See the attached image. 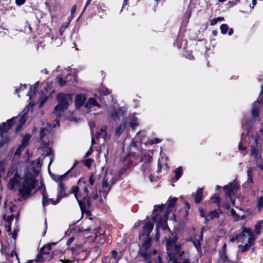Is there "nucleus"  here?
Returning a JSON list of instances; mask_svg holds the SVG:
<instances>
[{"instance_id":"obj_5","label":"nucleus","mask_w":263,"mask_h":263,"mask_svg":"<svg viewBox=\"0 0 263 263\" xmlns=\"http://www.w3.org/2000/svg\"><path fill=\"white\" fill-rule=\"evenodd\" d=\"M72 100V95L70 93H59L57 95L58 105L54 107L53 113L57 117H60L66 110Z\"/></svg>"},{"instance_id":"obj_11","label":"nucleus","mask_w":263,"mask_h":263,"mask_svg":"<svg viewBox=\"0 0 263 263\" xmlns=\"http://www.w3.org/2000/svg\"><path fill=\"white\" fill-rule=\"evenodd\" d=\"M82 214L86 213L87 216L91 215V212L89 210L91 205V199L88 198L84 201H78V202Z\"/></svg>"},{"instance_id":"obj_45","label":"nucleus","mask_w":263,"mask_h":263,"mask_svg":"<svg viewBox=\"0 0 263 263\" xmlns=\"http://www.w3.org/2000/svg\"><path fill=\"white\" fill-rule=\"evenodd\" d=\"M14 215L11 214V215L7 216L6 214L3 215V219L7 222H8L9 224H11L12 221L14 219Z\"/></svg>"},{"instance_id":"obj_18","label":"nucleus","mask_w":263,"mask_h":263,"mask_svg":"<svg viewBox=\"0 0 263 263\" xmlns=\"http://www.w3.org/2000/svg\"><path fill=\"white\" fill-rule=\"evenodd\" d=\"M256 238L252 239L251 238H248V243H246L244 246L239 245L238 248L241 253H243L248 251L252 246L254 245L255 241Z\"/></svg>"},{"instance_id":"obj_38","label":"nucleus","mask_w":263,"mask_h":263,"mask_svg":"<svg viewBox=\"0 0 263 263\" xmlns=\"http://www.w3.org/2000/svg\"><path fill=\"white\" fill-rule=\"evenodd\" d=\"M39 85V82L37 81L34 84V88H32V87L30 88V91L27 93V95L29 97L30 99H31L32 96L34 95L35 90L38 87Z\"/></svg>"},{"instance_id":"obj_13","label":"nucleus","mask_w":263,"mask_h":263,"mask_svg":"<svg viewBox=\"0 0 263 263\" xmlns=\"http://www.w3.org/2000/svg\"><path fill=\"white\" fill-rule=\"evenodd\" d=\"M82 248L79 246L71 248L68 250L71 251L72 254L74 256V260L79 262L80 260H83L86 258V253L82 251Z\"/></svg>"},{"instance_id":"obj_64","label":"nucleus","mask_w":263,"mask_h":263,"mask_svg":"<svg viewBox=\"0 0 263 263\" xmlns=\"http://www.w3.org/2000/svg\"><path fill=\"white\" fill-rule=\"evenodd\" d=\"M62 263H74V259L73 260H70L68 259L65 258L64 259H60Z\"/></svg>"},{"instance_id":"obj_33","label":"nucleus","mask_w":263,"mask_h":263,"mask_svg":"<svg viewBox=\"0 0 263 263\" xmlns=\"http://www.w3.org/2000/svg\"><path fill=\"white\" fill-rule=\"evenodd\" d=\"M30 138L31 135L29 134H26L22 139L21 145L23 146L24 148L25 147L28 145Z\"/></svg>"},{"instance_id":"obj_3","label":"nucleus","mask_w":263,"mask_h":263,"mask_svg":"<svg viewBox=\"0 0 263 263\" xmlns=\"http://www.w3.org/2000/svg\"><path fill=\"white\" fill-rule=\"evenodd\" d=\"M87 179L86 178H81L78 181V185H73L71 188L69 193L74 194L77 202L91 198V195H89L88 184H87Z\"/></svg>"},{"instance_id":"obj_54","label":"nucleus","mask_w":263,"mask_h":263,"mask_svg":"<svg viewBox=\"0 0 263 263\" xmlns=\"http://www.w3.org/2000/svg\"><path fill=\"white\" fill-rule=\"evenodd\" d=\"M48 99V97H42L40 98L39 107H42Z\"/></svg>"},{"instance_id":"obj_20","label":"nucleus","mask_w":263,"mask_h":263,"mask_svg":"<svg viewBox=\"0 0 263 263\" xmlns=\"http://www.w3.org/2000/svg\"><path fill=\"white\" fill-rule=\"evenodd\" d=\"M203 240V232H201L199 237L198 239H193L192 238H191V241H192L193 245L196 249V250L198 251V252H200L201 251V241Z\"/></svg>"},{"instance_id":"obj_22","label":"nucleus","mask_w":263,"mask_h":263,"mask_svg":"<svg viewBox=\"0 0 263 263\" xmlns=\"http://www.w3.org/2000/svg\"><path fill=\"white\" fill-rule=\"evenodd\" d=\"M203 198V189L199 188L197 190L195 196V202L196 204H199L201 202Z\"/></svg>"},{"instance_id":"obj_41","label":"nucleus","mask_w":263,"mask_h":263,"mask_svg":"<svg viewBox=\"0 0 263 263\" xmlns=\"http://www.w3.org/2000/svg\"><path fill=\"white\" fill-rule=\"evenodd\" d=\"M78 165V164H77ZM78 165H77L73 170H72L71 172L70 173L69 176L70 177H77L80 175L81 173L80 169L78 170V168L77 167Z\"/></svg>"},{"instance_id":"obj_43","label":"nucleus","mask_w":263,"mask_h":263,"mask_svg":"<svg viewBox=\"0 0 263 263\" xmlns=\"http://www.w3.org/2000/svg\"><path fill=\"white\" fill-rule=\"evenodd\" d=\"M211 199L213 203H216L217 204L220 203L221 200L218 194H215L211 198Z\"/></svg>"},{"instance_id":"obj_7","label":"nucleus","mask_w":263,"mask_h":263,"mask_svg":"<svg viewBox=\"0 0 263 263\" xmlns=\"http://www.w3.org/2000/svg\"><path fill=\"white\" fill-rule=\"evenodd\" d=\"M178 239L177 234L174 233L171 236H168L166 238V251L169 255H176L180 253L181 247L180 245H176V243Z\"/></svg>"},{"instance_id":"obj_62","label":"nucleus","mask_w":263,"mask_h":263,"mask_svg":"<svg viewBox=\"0 0 263 263\" xmlns=\"http://www.w3.org/2000/svg\"><path fill=\"white\" fill-rule=\"evenodd\" d=\"M184 208L186 210V215H188L189 210L190 209V204L187 202L185 201L184 202Z\"/></svg>"},{"instance_id":"obj_53","label":"nucleus","mask_w":263,"mask_h":263,"mask_svg":"<svg viewBox=\"0 0 263 263\" xmlns=\"http://www.w3.org/2000/svg\"><path fill=\"white\" fill-rule=\"evenodd\" d=\"M127 169H129L128 167H127L125 165L121 167L118 171V174L119 177H120L122 175L125 174L126 172Z\"/></svg>"},{"instance_id":"obj_21","label":"nucleus","mask_w":263,"mask_h":263,"mask_svg":"<svg viewBox=\"0 0 263 263\" xmlns=\"http://www.w3.org/2000/svg\"><path fill=\"white\" fill-rule=\"evenodd\" d=\"M8 133H0L1 140L0 141V147H2L4 145L8 144L10 141L9 136L7 135Z\"/></svg>"},{"instance_id":"obj_61","label":"nucleus","mask_w":263,"mask_h":263,"mask_svg":"<svg viewBox=\"0 0 263 263\" xmlns=\"http://www.w3.org/2000/svg\"><path fill=\"white\" fill-rule=\"evenodd\" d=\"M230 241L232 242H235V241H237L238 242H239L240 241H239V239H238V236L237 234H236L234 236H231L230 237Z\"/></svg>"},{"instance_id":"obj_25","label":"nucleus","mask_w":263,"mask_h":263,"mask_svg":"<svg viewBox=\"0 0 263 263\" xmlns=\"http://www.w3.org/2000/svg\"><path fill=\"white\" fill-rule=\"evenodd\" d=\"M19 175L17 173L14 174V176L10 179V189H13L14 187L20 183L18 178Z\"/></svg>"},{"instance_id":"obj_14","label":"nucleus","mask_w":263,"mask_h":263,"mask_svg":"<svg viewBox=\"0 0 263 263\" xmlns=\"http://www.w3.org/2000/svg\"><path fill=\"white\" fill-rule=\"evenodd\" d=\"M242 231L240 233L237 234L239 239V241H240V239H242V241H243L247 238L246 233L248 234L249 238H251L252 239L256 238V236H255L254 232L253 230L249 228H247L244 225L241 227Z\"/></svg>"},{"instance_id":"obj_23","label":"nucleus","mask_w":263,"mask_h":263,"mask_svg":"<svg viewBox=\"0 0 263 263\" xmlns=\"http://www.w3.org/2000/svg\"><path fill=\"white\" fill-rule=\"evenodd\" d=\"M85 106L87 109H90L93 106H98V107H100V105L96 101L95 99L90 98L86 102Z\"/></svg>"},{"instance_id":"obj_35","label":"nucleus","mask_w":263,"mask_h":263,"mask_svg":"<svg viewBox=\"0 0 263 263\" xmlns=\"http://www.w3.org/2000/svg\"><path fill=\"white\" fill-rule=\"evenodd\" d=\"M109 134H110V133H109ZM108 133H96V134L94 136H95L97 139H99L100 136H102L104 141H106L109 139L110 136V134L109 135H108Z\"/></svg>"},{"instance_id":"obj_32","label":"nucleus","mask_w":263,"mask_h":263,"mask_svg":"<svg viewBox=\"0 0 263 263\" xmlns=\"http://www.w3.org/2000/svg\"><path fill=\"white\" fill-rule=\"evenodd\" d=\"M219 258L222 260V263H229L231 261L229 259L226 252H221V251L219 252Z\"/></svg>"},{"instance_id":"obj_60","label":"nucleus","mask_w":263,"mask_h":263,"mask_svg":"<svg viewBox=\"0 0 263 263\" xmlns=\"http://www.w3.org/2000/svg\"><path fill=\"white\" fill-rule=\"evenodd\" d=\"M162 141V140L159 139V138H155L151 140H149V143L151 144H156V143H159V142H160L161 141Z\"/></svg>"},{"instance_id":"obj_40","label":"nucleus","mask_w":263,"mask_h":263,"mask_svg":"<svg viewBox=\"0 0 263 263\" xmlns=\"http://www.w3.org/2000/svg\"><path fill=\"white\" fill-rule=\"evenodd\" d=\"M256 207L258 209V211H260L263 209V195L258 198Z\"/></svg>"},{"instance_id":"obj_16","label":"nucleus","mask_w":263,"mask_h":263,"mask_svg":"<svg viewBox=\"0 0 263 263\" xmlns=\"http://www.w3.org/2000/svg\"><path fill=\"white\" fill-rule=\"evenodd\" d=\"M88 182V185H90V188L93 189L95 187V189H93L92 193H91V198L93 200H96L98 198V195L97 191V185L95 184V178H93V174L92 173L91 174L89 177Z\"/></svg>"},{"instance_id":"obj_44","label":"nucleus","mask_w":263,"mask_h":263,"mask_svg":"<svg viewBox=\"0 0 263 263\" xmlns=\"http://www.w3.org/2000/svg\"><path fill=\"white\" fill-rule=\"evenodd\" d=\"M23 185H25L27 189H31V190L34 189L35 188V182H30L29 181L26 182L24 181L23 183Z\"/></svg>"},{"instance_id":"obj_42","label":"nucleus","mask_w":263,"mask_h":263,"mask_svg":"<svg viewBox=\"0 0 263 263\" xmlns=\"http://www.w3.org/2000/svg\"><path fill=\"white\" fill-rule=\"evenodd\" d=\"M231 215L233 216L234 218V221L235 222L238 221L240 220V216L238 215L235 210L234 209H232L230 211Z\"/></svg>"},{"instance_id":"obj_37","label":"nucleus","mask_w":263,"mask_h":263,"mask_svg":"<svg viewBox=\"0 0 263 263\" xmlns=\"http://www.w3.org/2000/svg\"><path fill=\"white\" fill-rule=\"evenodd\" d=\"M141 161L144 162L145 163H149L153 160L152 156L148 154H143L141 158Z\"/></svg>"},{"instance_id":"obj_6","label":"nucleus","mask_w":263,"mask_h":263,"mask_svg":"<svg viewBox=\"0 0 263 263\" xmlns=\"http://www.w3.org/2000/svg\"><path fill=\"white\" fill-rule=\"evenodd\" d=\"M57 243V242L49 243L41 248L36 256V262H43L46 260L50 261L53 259L55 255V252H52L51 254L50 252L52 249V246H55Z\"/></svg>"},{"instance_id":"obj_27","label":"nucleus","mask_w":263,"mask_h":263,"mask_svg":"<svg viewBox=\"0 0 263 263\" xmlns=\"http://www.w3.org/2000/svg\"><path fill=\"white\" fill-rule=\"evenodd\" d=\"M221 214H222L221 210H219L218 211L215 210L209 212L207 214V216L210 218V219L212 220L215 218H219Z\"/></svg>"},{"instance_id":"obj_10","label":"nucleus","mask_w":263,"mask_h":263,"mask_svg":"<svg viewBox=\"0 0 263 263\" xmlns=\"http://www.w3.org/2000/svg\"><path fill=\"white\" fill-rule=\"evenodd\" d=\"M167 219L168 215L165 214L164 217H161L157 221L156 230H159L160 229H162L164 231L167 230L170 233V235L169 236H172V233L176 232L175 231H172L168 227L167 224Z\"/></svg>"},{"instance_id":"obj_47","label":"nucleus","mask_w":263,"mask_h":263,"mask_svg":"<svg viewBox=\"0 0 263 263\" xmlns=\"http://www.w3.org/2000/svg\"><path fill=\"white\" fill-rule=\"evenodd\" d=\"M164 204H161L160 205H155L154 206V209L153 210V213H155L158 211L161 212L162 211L163 208H164Z\"/></svg>"},{"instance_id":"obj_28","label":"nucleus","mask_w":263,"mask_h":263,"mask_svg":"<svg viewBox=\"0 0 263 263\" xmlns=\"http://www.w3.org/2000/svg\"><path fill=\"white\" fill-rule=\"evenodd\" d=\"M221 32L222 34H226L229 31L228 34L231 35L233 33V30L232 28L229 29L228 26L227 24H223L220 26Z\"/></svg>"},{"instance_id":"obj_1","label":"nucleus","mask_w":263,"mask_h":263,"mask_svg":"<svg viewBox=\"0 0 263 263\" xmlns=\"http://www.w3.org/2000/svg\"><path fill=\"white\" fill-rule=\"evenodd\" d=\"M154 228V222L147 221L143 227V231L139 238L141 243L139 244L137 256L142 257L146 263H162L161 254L156 249H152L153 238L150 234Z\"/></svg>"},{"instance_id":"obj_34","label":"nucleus","mask_w":263,"mask_h":263,"mask_svg":"<svg viewBox=\"0 0 263 263\" xmlns=\"http://www.w3.org/2000/svg\"><path fill=\"white\" fill-rule=\"evenodd\" d=\"M263 220H260L257 222V223L254 226V230L256 235H259L261 233V229L262 228V224Z\"/></svg>"},{"instance_id":"obj_9","label":"nucleus","mask_w":263,"mask_h":263,"mask_svg":"<svg viewBox=\"0 0 263 263\" xmlns=\"http://www.w3.org/2000/svg\"><path fill=\"white\" fill-rule=\"evenodd\" d=\"M95 239L98 240L100 243H103L106 237L110 235L109 230H103V229L98 227L95 229Z\"/></svg>"},{"instance_id":"obj_26","label":"nucleus","mask_w":263,"mask_h":263,"mask_svg":"<svg viewBox=\"0 0 263 263\" xmlns=\"http://www.w3.org/2000/svg\"><path fill=\"white\" fill-rule=\"evenodd\" d=\"M86 97L84 95L79 94L77 95L76 97V105L77 107H80L84 103Z\"/></svg>"},{"instance_id":"obj_49","label":"nucleus","mask_w":263,"mask_h":263,"mask_svg":"<svg viewBox=\"0 0 263 263\" xmlns=\"http://www.w3.org/2000/svg\"><path fill=\"white\" fill-rule=\"evenodd\" d=\"M111 257L114 258L117 261H118L121 258V257L118 256V253L116 250H112L111 251Z\"/></svg>"},{"instance_id":"obj_4","label":"nucleus","mask_w":263,"mask_h":263,"mask_svg":"<svg viewBox=\"0 0 263 263\" xmlns=\"http://www.w3.org/2000/svg\"><path fill=\"white\" fill-rule=\"evenodd\" d=\"M26 120L27 116L25 113L20 117H14L1 124L0 132H8L12 130L14 126H15V132H18L22 129Z\"/></svg>"},{"instance_id":"obj_36","label":"nucleus","mask_w":263,"mask_h":263,"mask_svg":"<svg viewBox=\"0 0 263 263\" xmlns=\"http://www.w3.org/2000/svg\"><path fill=\"white\" fill-rule=\"evenodd\" d=\"M117 178H112V179L109 181V188H108V190L107 191H103L102 192V193H103V195L104 196L106 197L109 191H110V190L111 189L112 186L116 183V182L117 181Z\"/></svg>"},{"instance_id":"obj_2","label":"nucleus","mask_w":263,"mask_h":263,"mask_svg":"<svg viewBox=\"0 0 263 263\" xmlns=\"http://www.w3.org/2000/svg\"><path fill=\"white\" fill-rule=\"evenodd\" d=\"M141 133H137L136 137L132 139L129 145L127 147L126 153L121 157V160L124 165L128 167L129 169L133 168L138 163V157L136 155L138 150L137 144H140L142 142H137L136 139L138 138Z\"/></svg>"},{"instance_id":"obj_24","label":"nucleus","mask_w":263,"mask_h":263,"mask_svg":"<svg viewBox=\"0 0 263 263\" xmlns=\"http://www.w3.org/2000/svg\"><path fill=\"white\" fill-rule=\"evenodd\" d=\"M78 163L79 162L76 160L73 165H72V166L68 171H67L64 174L59 176V177L58 178V179H59L58 180H60V183L63 182V180L66 178V177L67 175H69L72 170L74 169V168L77 165Z\"/></svg>"},{"instance_id":"obj_17","label":"nucleus","mask_w":263,"mask_h":263,"mask_svg":"<svg viewBox=\"0 0 263 263\" xmlns=\"http://www.w3.org/2000/svg\"><path fill=\"white\" fill-rule=\"evenodd\" d=\"M66 185L63 183L60 182L59 183L58 187L57 189V194L58 196L61 198V199L67 197L69 194L71 193H69V192L67 193L66 192Z\"/></svg>"},{"instance_id":"obj_63","label":"nucleus","mask_w":263,"mask_h":263,"mask_svg":"<svg viewBox=\"0 0 263 263\" xmlns=\"http://www.w3.org/2000/svg\"><path fill=\"white\" fill-rule=\"evenodd\" d=\"M16 207V205L14 204L12 202H11L9 204V211L10 213H13L14 211V208Z\"/></svg>"},{"instance_id":"obj_55","label":"nucleus","mask_w":263,"mask_h":263,"mask_svg":"<svg viewBox=\"0 0 263 263\" xmlns=\"http://www.w3.org/2000/svg\"><path fill=\"white\" fill-rule=\"evenodd\" d=\"M109 182H108V178H107L106 176H104L102 181V187H107L109 186Z\"/></svg>"},{"instance_id":"obj_39","label":"nucleus","mask_w":263,"mask_h":263,"mask_svg":"<svg viewBox=\"0 0 263 263\" xmlns=\"http://www.w3.org/2000/svg\"><path fill=\"white\" fill-rule=\"evenodd\" d=\"M253 169L252 167L249 168V169L247 171V176H248L247 182L248 183H253Z\"/></svg>"},{"instance_id":"obj_8","label":"nucleus","mask_w":263,"mask_h":263,"mask_svg":"<svg viewBox=\"0 0 263 263\" xmlns=\"http://www.w3.org/2000/svg\"><path fill=\"white\" fill-rule=\"evenodd\" d=\"M260 102L259 100H257L253 104V108L252 110V119L251 121H249L247 118H245L242 121V125L244 126H246V128L249 129L252 126L258 124L259 122V119L258 117L259 114V106L258 105Z\"/></svg>"},{"instance_id":"obj_52","label":"nucleus","mask_w":263,"mask_h":263,"mask_svg":"<svg viewBox=\"0 0 263 263\" xmlns=\"http://www.w3.org/2000/svg\"><path fill=\"white\" fill-rule=\"evenodd\" d=\"M5 173V163L1 161L0 162V177Z\"/></svg>"},{"instance_id":"obj_19","label":"nucleus","mask_w":263,"mask_h":263,"mask_svg":"<svg viewBox=\"0 0 263 263\" xmlns=\"http://www.w3.org/2000/svg\"><path fill=\"white\" fill-rule=\"evenodd\" d=\"M178 199L176 197H170L167 200V207L165 212V214H168L172 211V209L176 206V202Z\"/></svg>"},{"instance_id":"obj_56","label":"nucleus","mask_w":263,"mask_h":263,"mask_svg":"<svg viewBox=\"0 0 263 263\" xmlns=\"http://www.w3.org/2000/svg\"><path fill=\"white\" fill-rule=\"evenodd\" d=\"M49 201H50L51 203L53 205H56L60 202L61 200V198H60L58 196L55 200H54L53 198L48 199Z\"/></svg>"},{"instance_id":"obj_29","label":"nucleus","mask_w":263,"mask_h":263,"mask_svg":"<svg viewBox=\"0 0 263 263\" xmlns=\"http://www.w3.org/2000/svg\"><path fill=\"white\" fill-rule=\"evenodd\" d=\"M175 176L174 177L172 178V179L173 180H175V181L178 180L183 175V170L182 166H179L175 170Z\"/></svg>"},{"instance_id":"obj_59","label":"nucleus","mask_w":263,"mask_h":263,"mask_svg":"<svg viewBox=\"0 0 263 263\" xmlns=\"http://www.w3.org/2000/svg\"><path fill=\"white\" fill-rule=\"evenodd\" d=\"M23 146L20 145L18 146V147H17V148L16 149L15 153H14V155L15 156H20L22 152V148L23 147Z\"/></svg>"},{"instance_id":"obj_51","label":"nucleus","mask_w":263,"mask_h":263,"mask_svg":"<svg viewBox=\"0 0 263 263\" xmlns=\"http://www.w3.org/2000/svg\"><path fill=\"white\" fill-rule=\"evenodd\" d=\"M49 200L48 198V196H45L44 195V198H42V205L44 208V210H46V207L49 205Z\"/></svg>"},{"instance_id":"obj_48","label":"nucleus","mask_w":263,"mask_h":263,"mask_svg":"<svg viewBox=\"0 0 263 263\" xmlns=\"http://www.w3.org/2000/svg\"><path fill=\"white\" fill-rule=\"evenodd\" d=\"M126 123V120L122 121V123H121V124L117 127L116 132H122V131L125 130Z\"/></svg>"},{"instance_id":"obj_50","label":"nucleus","mask_w":263,"mask_h":263,"mask_svg":"<svg viewBox=\"0 0 263 263\" xmlns=\"http://www.w3.org/2000/svg\"><path fill=\"white\" fill-rule=\"evenodd\" d=\"M224 20V18L222 17H218L215 18L210 21V25L213 26L217 24L219 21H222Z\"/></svg>"},{"instance_id":"obj_46","label":"nucleus","mask_w":263,"mask_h":263,"mask_svg":"<svg viewBox=\"0 0 263 263\" xmlns=\"http://www.w3.org/2000/svg\"><path fill=\"white\" fill-rule=\"evenodd\" d=\"M259 153V150L255 146H252L251 147V154L257 158Z\"/></svg>"},{"instance_id":"obj_57","label":"nucleus","mask_w":263,"mask_h":263,"mask_svg":"<svg viewBox=\"0 0 263 263\" xmlns=\"http://www.w3.org/2000/svg\"><path fill=\"white\" fill-rule=\"evenodd\" d=\"M92 161H93L92 159L88 158V159L84 160L83 162V163L85 166L89 168L91 165V163H92Z\"/></svg>"},{"instance_id":"obj_30","label":"nucleus","mask_w":263,"mask_h":263,"mask_svg":"<svg viewBox=\"0 0 263 263\" xmlns=\"http://www.w3.org/2000/svg\"><path fill=\"white\" fill-rule=\"evenodd\" d=\"M19 192L21 193L22 197H25L30 195L31 190L30 188L27 189L25 185H22V187L19 190Z\"/></svg>"},{"instance_id":"obj_31","label":"nucleus","mask_w":263,"mask_h":263,"mask_svg":"<svg viewBox=\"0 0 263 263\" xmlns=\"http://www.w3.org/2000/svg\"><path fill=\"white\" fill-rule=\"evenodd\" d=\"M24 181L35 183V178L34 175L31 174L30 173L27 172L25 174Z\"/></svg>"},{"instance_id":"obj_15","label":"nucleus","mask_w":263,"mask_h":263,"mask_svg":"<svg viewBox=\"0 0 263 263\" xmlns=\"http://www.w3.org/2000/svg\"><path fill=\"white\" fill-rule=\"evenodd\" d=\"M111 118L114 120L124 121L125 120V112L121 108H118L110 114Z\"/></svg>"},{"instance_id":"obj_12","label":"nucleus","mask_w":263,"mask_h":263,"mask_svg":"<svg viewBox=\"0 0 263 263\" xmlns=\"http://www.w3.org/2000/svg\"><path fill=\"white\" fill-rule=\"evenodd\" d=\"M240 185L237 183L231 182L224 186L223 189L226 195L231 198L239 189Z\"/></svg>"},{"instance_id":"obj_58","label":"nucleus","mask_w":263,"mask_h":263,"mask_svg":"<svg viewBox=\"0 0 263 263\" xmlns=\"http://www.w3.org/2000/svg\"><path fill=\"white\" fill-rule=\"evenodd\" d=\"M138 123L135 120H133L131 121L129 123V125L132 127V130H135V128L136 126H138Z\"/></svg>"}]
</instances>
